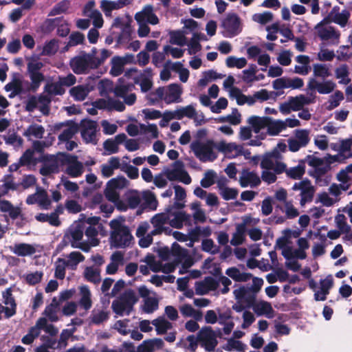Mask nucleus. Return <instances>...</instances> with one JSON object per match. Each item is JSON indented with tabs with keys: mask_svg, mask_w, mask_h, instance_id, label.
<instances>
[{
	"mask_svg": "<svg viewBox=\"0 0 352 352\" xmlns=\"http://www.w3.org/2000/svg\"><path fill=\"white\" fill-rule=\"evenodd\" d=\"M110 226L112 229L109 238L111 245L115 248L129 247L133 239L129 228L116 219L110 222Z\"/></svg>",
	"mask_w": 352,
	"mask_h": 352,
	"instance_id": "nucleus-1",
	"label": "nucleus"
},
{
	"mask_svg": "<svg viewBox=\"0 0 352 352\" xmlns=\"http://www.w3.org/2000/svg\"><path fill=\"white\" fill-rule=\"evenodd\" d=\"M138 300V298L135 292L129 289L112 302L111 308L113 311L118 316H122L124 314L129 316Z\"/></svg>",
	"mask_w": 352,
	"mask_h": 352,
	"instance_id": "nucleus-2",
	"label": "nucleus"
},
{
	"mask_svg": "<svg viewBox=\"0 0 352 352\" xmlns=\"http://www.w3.org/2000/svg\"><path fill=\"white\" fill-rule=\"evenodd\" d=\"M215 146L212 140H208L206 142L195 140L190 144V148L195 155L202 162H213L217 159V155L214 151Z\"/></svg>",
	"mask_w": 352,
	"mask_h": 352,
	"instance_id": "nucleus-3",
	"label": "nucleus"
},
{
	"mask_svg": "<svg viewBox=\"0 0 352 352\" xmlns=\"http://www.w3.org/2000/svg\"><path fill=\"white\" fill-rule=\"evenodd\" d=\"M58 161L61 165H67L65 172L71 177H78L83 173L82 163L78 160L76 155L61 153L58 158Z\"/></svg>",
	"mask_w": 352,
	"mask_h": 352,
	"instance_id": "nucleus-4",
	"label": "nucleus"
},
{
	"mask_svg": "<svg viewBox=\"0 0 352 352\" xmlns=\"http://www.w3.org/2000/svg\"><path fill=\"white\" fill-rule=\"evenodd\" d=\"M217 336L211 327H202L198 333V340L201 342V346L208 352L214 350L218 344Z\"/></svg>",
	"mask_w": 352,
	"mask_h": 352,
	"instance_id": "nucleus-5",
	"label": "nucleus"
},
{
	"mask_svg": "<svg viewBox=\"0 0 352 352\" xmlns=\"http://www.w3.org/2000/svg\"><path fill=\"white\" fill-rule=\"evenodd\" d=\"M93 63L82 53L71 58L69 66L74 74L79 75L88 74L90 70L97 69Z\"/></svg>",
	"mask_w": 352,
	"mask_h": 352,
	"instance_id": "nucleus-6",
	"label": "nucleus"
},
{
	"mask_svg": "<svg viewBox=\"0 0 352 352\" xmlns=\"http://www.w3.org/2000/svg\"><path fill=\"white\" fill-rule=\"evenodd\" d=\"M97 123L91 120H83L80 122V133L82 138L86 143L96 144Z\"/></svg>",
	"mask_w": 352,
	"mask_h": 352,
	"instance_id": "nucleus-7",
	"label": "nucleus"
},
{
	"mask_svg": "<svg viewBox=\"0 0 352 352\" xmlns=\"http://www.w3.org/2000/svg\"><path fill=\"white\" fill-rule=\"evenodd\" d=\"M128 180L123 176L110 179L107 184L105 195L110 201H114L118 195L116 190L122 189L126 186Z\"/></svg>",
	"mask_w": 352,
	"mask_h": 352,
	"instance_id": "nucleus-8",
	"label": "nucleus"
},
{
	"mask_svg": "<svg viewBox=\"0 0 352 352\" xmlns=\"http://www.w3.org/2000/svg\"><path fill=\"white\" fill-rule=\"evenodd\" d=\"M241 21L239 16L235 13L228 14L226 18L223 21L222 26L226 30L228 37H233L237 35L240 30Z\"/></svg>",
	"mask_w": 352,
	"mask_h": 352,
	"instance_id": "nucleus-9",
	"label": "nucleus"
},
{
	"mask_svg": "<svg viewBox=\"0 0 352 352\" xmlns=\"http://www.w3.org/2000/svg\"><path fill=\"white\" fill-rule=\"evenodd\" d=\"M233 293L236 300L245 302L248 308L252 307L256 301V294L250 287L243 286L234 290Z\"/></svg>",
	"mask_w": 352,
	"mask_h": 352,
	"instance_id": "nucleus-10",
	"label": "nucleus"
},
{
	"mask_svg": "<svg viewBox=\"0 0 352 352\" xmlns=\"http://www.w3.org/2000/svg\"><path fill=\"white\" fill-rule=\"evenodd\" d=\"M184 117L193 119L196 126L201 125L202 120H199L197 113L195 108L192 104H189L184 107H181L174 111L173 118L177 120H182Z\"/></svg>",
	"mask_w": 352,
	"mask_h": 352,
	"instance_id": "nucleus-11",
	"label": "nucleus"
},
{
	"mask_svg": "<svg viewBox=\"0 0 352 352\" xmlns=\"http://www.w3.org/2000/svg\"><path fill=\"white\" fill-rule=\"evenodd\" d=\"M239 183L241 187L245 188L250 186L252 188L258 186L261 183L259 176L254 171H249L248 169H243L242 175L240 177Z\"/></svg>",
	"mask_w": 352,
	"mask_h": 352,
	"instance_id": "nucleus-12",
	"label": "nucleus"
},
{
	"mask_svg": "<svg viewBox=\"0 0 352 352\" xmlns=\"http://www.w3.org/2000/svg\"><path fill=\"white\" fill-rule=\"evenodd\" d=\"M151 223L154 227L151 234H162L165 225L169 223V215L164 212L156 214L151 218Z\"/></svg>",
	"mask_w": 352,
	"mask_h": 352,
	"instance_id": "nucleus-13",
	"label": "nucleus"
},
{
	"mask_svg": "<svg viewBox=\"0 0 352 352\" xmlns=\"http://www.w3.org/2000/svg\"><path fill=\"white\" fill-rule=\"evenodd\" d=\"M9 250L19 256H31L36 252L35 248L29 243H15L9 246Z\"/></svg>",
	"mask_w": 352,
	"mask_h": 352,
	"instance_id": "nucleus-14",
	"label": "nucleus"
},
{
	"mask_svg": "<svg viewBox=\"0 0 352 352\" xmlns=\"http://www.w3.org/2000/svg\"><path fill=\"white\" fill-rule=\"evenodd\" d=\"M252 307L257 316L265 315L269 318L273 317L274 309L269 302L263 300L258 302H255Z\"/></svg>",
	"mask_w": 352,
	"mask_h": 352,
	"instance_id": "nucleus-15",
	"label": "nucleus"
},
{
	"mask_svg": "<svg viewBox=\"0 0 352 352\" xmlns=\"http://www.w3.org/2000/svg\"><path fill=\"white\" fill-rule=\"evenodd\" d=\"M270 120V117L252 116L248 119V123L252 126L254 131L258 133L261 129L267 128Z\"/></svg>",
	"mask_w": 352,
	"mask_h": 352,
	"instance_id": "nucleus-16",
	"label": "nucleus"
},
{
	"mask_svg": "<svg viewBox=\"0 0 352 352\" xmlns=\"http://www.w3.org/2000/svg\"><path fill=\"white\" fill-rule=\"evenodd\" d=\"M0 210L2 212H8L12 219H16L21 214V210L19 207H14L12 204L6 199L0 200Z\"/></svg>",
	"mask_w": 352,
	"mask_h": 352,
	"instance_id": "nucleus-17",
	"label": "nucleus"
},
{
	"mask_svg": "<svg viewBox=\"0 0 352 352\" xmlns=\"http://www.w3.org/2000/svg\"><path fill=\"white\" fill-rule=\"evenodd\" d=\"M288 98L291 102L292 111H300L302 109L305 105L309 104L312 102L310 98L303 94H300L295 97L290 96Z\"/></svg>",
	"mask_w": 352,
	"mask_h": 352,
	"instance_id": "nucleus-18",
	"label": "nucleus"
},
{
	"mask_svg": "<svg viewBox=\"0 0 352 352\" xmlns=\"http://www.w3.org/2000/svg\"><path fill=\"white\" fill-rule=\"evenodd\" d=\"M5 90L6 91H12V93L9 95L10 98H13L22 94L23 89L21 79L18 77H14L12 81L5 86Z\"/></svg>",
	"mask_w": 352,
	"mask_h": 352,
	"instance_id": "nucleus-19",
	"label": "nucleus"
},
{
	"mask_svg": "<svg viewBox=\"0 0 352 352\" xmlns=\"http://www.w3.org/2000/svg\"><path fill=\"white\" fill-rule=\"evenodd\" d=\"M182 89L179 85L173 83L168 86V94L165 97L164 100L166 103L170 104L171 102H179L182 94Z\"/></svg>",
	"mask_w": 352,
	"mask_h": 352,
	"instance_id": "nucleus-20",
	"label": "nucleus"
},
{
	"mask_svg": "<svg viewBox=\"0 0 352 352\" xmlns=\"http://www.w3.org/2000/svg\"><path fill=\"white\" fill-rule=\"evenodd\" d=\"M151 323L155 327L157 335H163L166 333L168 330L173 328L172 323L166 320L164 317H158L153 320Z\"/></svg>",
	"mask_w": 352,
	"mask_h": 352,
	"instance_id": "nucleus-21",
	"label": "nucleus"
},
{
	"mask_svg": "<svg viewBox=\"0 0 352 352\" xmlns=\"http://www.w3.org/2000/svg\"><path fill=\"white\" fill-rule=\"evenodd\" d=\"M142 198L144 202L141 205L143 209L149 208L150 210H155L157 207V200L153 192L150 190H146L143 192Z\"/></svg>",
	"mask_w": 352,
	"mask_h": 352,
	"instance_id": "nucleus-22",
	"label": "nucleus"
},
{
	"mask_svg": "<svg viewBox=\"0 0 352 352\" xmlns=\"http://www.w3.org/2000/svg\"><path fill=\"white\" fill-rule=\"evenodd\" d=\"M70 239V245L72 247V244L76 245L83 237V230L80 225L78 224L74 228H70L65 234Z\"/></svg>",
	"mask_w": 352,
	"mask_h": 352,
	"instance_id": "nucleus-23",
	"label": "nucleus"
},
{
	"mask_svg": "<svg viewBox=\"0 0 352 352\" xmlns=\"http://www.w3.org/2000/svg\"><path fill=\"white\" fill-rule=\"evenodd\" d=\"M305 173V160H300L296 166L286 170L287 176L293 179H300Z\"/></svg>",
	"mask_w": 352,
	"mask_h": 352,
	"instance_id": "nucleus-24",
	"label": "nucleus"
},
{
	"mask_svg": "<svg viewBox=\"0 0 352 352\" xmlns=\"http://www.w3.org/2000/svg\"><path fill=\"white\" fill-rule=\"evenodd\" d=\"M84 277L87 281L97 285L101 281L100 270L93 267H87L84 272Z\"/></svg>",
	"mask_w": 352,
	"mask_h": 352,
	"instance_id": "nucleus-25",
	"label": "nucleus"
},
{
	"mask_svg": "<svg viewBox=\"0 0 352 352\" xmlns=\"http://www.w3.org/2000/svg\"><path fill=\"white\" fill-rule=\"evenodd\" d=\"M190 217L184 212H178L175 213V217L169 221V225L175 228L181 229L183 228L184 223L190 221Z\"/></svg>",
	"mask_w": 352,
	"mask_h": 352,
	"instance_id": "nucleus-26",
	"label": "nucleus"
},
{
	"mask_svg": "<svg viewBox=\"0 0 352 352\" xmlns=\"http://www.w3.org/2000/svg\"><path fill=\"white\" fill-rule=\"evenodd\" d=\"M89 91V89L86 86L77 85L70 89L69 94L75 100L82 101L88 96Z\"/></svg>",
	"mask_w": 352,
	"mask_h": 352,
	"instance_id": "nucleus-27",
	"label": "nucleus"
},
{
	"mask_svg": "<svg viewBox=\"0 0 352 352\" xmlns=\"http://www.w3.org/2000/svg\"><path fill=\"white\" fill-rule=\"evenodd\" d=\"M81 298L79 300V305L85 310H89L92 306L91 299V292L88 287L82 286L80 287Z\"/></svg>",
	"mask_w": 352,
	"mask_h": 352,
	"instance_id": "nucleus-28",
	"label": "nucleus"
},
{
	"mask_svg": "<svg viewBox=\"0 0 352 352\" xmlns=\"http://www.w3.org/2000/svg\"><path fill=\"white\" fill-rule=\"evenodd\" d=\"M37 204L41 208L48 210L51 206V200L50 199L47 192L45 190L37 188L36 192Z\"/></svg>",
	"mask_w": 352,
	"mask_h": 352,
	"instance_id": "nucleus-29",
	"label": "nucleus"
},
{
	"mask_svg": "<svg viewBox=\"0 0 352 352\" xmlns=\"http://www.w3.org/2000/svg\"><path fill=\"white\" fill-rule=\"evenodd\" d=\"M69 127L63 131L58 135V140L61 142H67L73 138L74 134L78 132V125L73 121H70Z\"/></svg>",
	"mask_w": 352,
	"mask_h": 352,
	"instance_id": "nucleus-30",
	"label": "nucleus"
},
{
	"mask_svg": "<svg viewBox=\"0 0 352 352\" xmlns=\"http://www.w3.org/2000/svg\"><path fill=\"white\" fill-rule=\"evenodd\" d=\"M45 133V129L41 125L33 124L30 125L28 129L23 132V135L25 137L30 138L33 136L36 138H42Z\"/></svg>",
	"mask_w": 352,
	"mask_h": 352,
	"instance_id": "nucleus-31",
	"label": "nucleus"
},
{
	"mask_svg": "<svg viewBox=\"0 0 352 352\" xmlns=\"http://www.w3.org/2000/svg\"><path fill=\"white\" fill-rule=\"evenodd\" d=\"M111 68L110 73L113 76H118L122 74L124 71V62L122 57L119 56H113L111 60Z\"/></svg>",
	"mask_w": 352,
	"mask_h": 352,
	"instance_id": "nucleus-32",
	"label": "nucleus"
},
{
	"mask_svg": "<svg viewBox=\"0 0 352 352\" xmlns=\"http://www.w3.org/2000/svg\"><path fill=\"white\" fill-rule=\"evenodd\" d=\"M286 128L285 123L282 120L274 121L270 118L269 124L267 126V133L270 135H277Z\"/></svg>",
	"mask_w": 352,
	"mask_h": 352,
	"instance_id": "nucleus-33",
	"label": "nucleus"
},
{
	"mask_svg": "<svg viewBox=\"0 0 352 352\" xmlns=\"http://www.w3.org/2000/svg\"><path fill=\"white\" fill-rule=\"evenodd\" d=\"M174 189L175 199V201L174 202V207L177 209H182L184 207V204L179 202V201H183L186 198V190L183 187L179 185L175 186Z\"/></svg>",
	"mask_w": 352,
	"mask_h": 352,
	"instance_id": "nucleus-34",
	"label": "nucleus"
},
{
	"mask_svg": "<svg viewBox=\"0 0 352 352\" xmlns=\"http://www.w3.org/2000/svg\"><path fill=\"white\" fill-rule=\"evenodd\" d=\"M45 91L50 95L62 96L65 94V89L58 80L56 82L47 84L45 86Z\"/></svg>",
	"mask_w": 352,
	"mask_h": 352,
	"instance_id": "nucleus-35",
	"label": "nucleus"
},
{
	"mask_svg": "<svg viewBox=\"0 0 352 352\" xmlns=\"http://www.w3.org/2000/svg\"><path fill=\"white\" fill-rule=\"evenodd\" d=\"M351 14L349 10H343L341 12H337L332 16V21L341 27H345L350 18Z\"/></svg>",
	"mask_w": 352,
	"mask_h": 352,
	"instance_id": "nucleus-36",
	"label": "nucleus"
},
{
	"mask_svg": "<svg viewBox=\"0 0 352 352\" xmlns=\"http://www.w3.org/2000/svg\"><path fill=\"white\" fill-rule=\"evenodd\" d=\"M31 80L30 89L37 91L41 84L45 80V76L41 72H28Z\"/></svg>",
	"mask_w": 352,
	"mask_h": 352,
	"instance_id": "nucleus-37",
	"label": "nucleus"
},
{
	"mask_svg": "<svg viewBox=\"0 0 352 352\" xmlns=\"http://www.w3.org/2000/svg\"><path fill=\"white\" fill-rule=\"evenodd\" d=\"M67 265V261L64 258H58L55 263L54 276L60 280L65 277V268Z\"/></svg>",
	"mask_w": 352,
	"mask_h": 352,
	"instance_id": "nucleus-38",
	"label": "nucleus"
},
{
	"mask_svg": "<svg viewBox=\"0 0 352 352\" xmlns=\"http://www.w3.org/2000/svg\"><path fill=\"white\" fill-rule=\"evenodd\" d=\"M226 66L229 68L236 67L242 69L247 65V60L245 58H236L235 56H228L226 60Z\"/></svg>",
	"mask_w": 352,
	"mask_h": 352,
	"instance_id": "nucleus-39",
	"label": "nucleus"
},
{
	"mask_svg": "<svg viewBox=\"0 0 352 352\" xmlns=\"http://www.w3.org/2000/svg\"><path fill=\"white\" fill-rule=\"evenodd\" d=\"M219 189L221 190L220 195L223 197V199L226 201H228L230 199H234L236 198L239 191L236 188H232L229 187H221V183H218Z\"/></svg>",
	"mask_w": 352,
	"mask_h": 352,
	"instance_id": "nucleus-40",
	"label": "nucleus"
},
{
	"mask_svg": "<svg viewBox=\"0 0 352 352\" xmlns=\"http://www.w3.org/2000/svg\"><path fill=\"white\" fill-rule=\"evenodd\" d=\"M58 49V41L54 38L45 43L41 54L44 56L54 55L57 52Z\"/></svg>",
	"mask_w": 352,
	"mask_h": 352,
	"instance_id": "nucleus-41",
	"label": "nucleus"
},
{
	"mask_svg": "<svg viewBox=\"0 0 352 352\" xmlns=\"http://www.w3.org/2000/svg\"><path fill=\"white\" fill-rule=\"evenodd\" d=\"M109 312L101 310L98 311H93L92 314L90 317L91 322L94 324H100L103 322L109 319Z\"/></svg>",
	"mask_w": 352,
	"mask_h": 352,
	"instance_id": "nucleus-42",
	"label": "nucleus"
},
{
	"mask_svg": "<svg viewBox=\"0 0 352 352\" xmlns=\"http://www.w3.org/2000/svg\"><path fill=\"white\" fill-rule=\"evenodd\" d=\"M158 300L155 298H147L144 300L142 310L144 313L151 314L158 309Z\"/></svg>",
	"mask_w": 352,
	"mask_h": 352,
	"instance_id": "nucleus-43",
	"label": "nucleus"
},
{
	"mask_svg": "<svg viewBox=\"0 0 352 352\" xmlns=\"http://www.w3.org/2000/svg\"><path fill=\"white\" fill-rule=\"evenodd\" d=\"M153 12V7L151 5L145 6L142 10L135 14V19L138 23L146 22V19Z\"/></svg>",
	"mask_w": 352,
	"mask_h": 352,
	"instance_id": "nucleus-44",
	"label": "nucleus"
},
{
	"mask_svg": "<svg viewBox=\"0 0 352 352\" xmlns=\"http://www.w3.org/2000/svg\"><path fill=\"white\" fill-rule=\"evenodd\" d=\"M69 1L68 0H63L56 3L49 13V16H55L65 13L69 7Z\"/></svg>",
	"mask_w": 352,
	"mask_h": 352,
	"instance_id": "nucleus-45",
	"label": "nucleus"
},
{
	"mask_svg": "<svg viewBox=\"0 0 352 352\" xmlns=\"http://www.w3.org/2000/svg\"><path fill=\"white\" fill-rule=\"evenodd\" d=\"M319 36L322 40H329L332 38H338L340 36V32L333 27H329L328 28H323L319 32Z\"/></svg>",
	"mask_w": 352,
	"mask_h": 352,
	"instance_id": "nucleus-46",
	"label": "nucleus"
},
{
	"mask_svg": "<svg viewBox=\"0 0 352 352\" xmlns=\"http://www.w3.org/2000/svg\"><path fill=\"white\" fill-rule=\"evenodd\" d=\"M314 192L315 189L311 184L302 192H300V205L304 206L306 203L311 202L313 199Z\"/></svg>",
	"mask_w": 352,
	"mask_h": 352,
	"instance_id": "nucleus-47",
	"label": "nucleus"
},
{
	"mask_svg": "<svg viewBox=\"0 0 352 352\" xmlns=\"http://www.w3.org/2000/svg\"><path fill=\"white\" fill-rule=\"evenodd\" d=\"M216 177L217 174L213 170H208L200 182L201 186L205 188L210 187L215 183Z\"/></svg>",
	"mask_w": 352,
	"mask_h": 352,
	"instance_id": "nucleus-48",
	"label": "nucleus"
},
{
	"mask_svg": "<svg viewBox=\"0 0 352 352\" xmlns=\"http://www.w3.org/2000/svg\"><path fill=\"white\" fill-rule=\"evenodd\" d=\"M245 348L246 345L241 341L236 340L234 338H230L228 340L227 344L224 347V349L229 351L235 349L239 352H245Z\"/></svg>",
	"mask_w": 352,
	"mask_h": 352,
	"instance_id": "nucleus-49",
	"label": "nucleus"
},
{
	"mask_svg": "<svg viewBox=\"0 0 352 352\" xmlns=\"http://www.w3.org/2000/svg\"><path fill=\"white\" fill-rule=\"evenodd\" d=\"M12 292V290L11 287L7 288L6 291L3 292V302L5 305L10 306L9 309H13L16 312V303Z\"/></svg>",
	"mask_w": 352,
	"mask_h": 352,
	"instance_id": "nucleus-50",
	"label": "nucleus"
},
{
	"mask_svg": "<svg viewBox=\"0 0 352 352\" xmlns=\"http://www.w3.org/2000/svg\"><path fill=\"white\" fill-rule=\"evenodd\" d=\"M186 38L182 32L179 30L170 32V42L172 44L182 46L186 43Z\"/></svg>",
	"mask_w": 352,
	"mask_h": 352,
	"instance_id": "nucleus-51",
	"label": "nucleus"
},
{
	"mask_svg": "<svg viewBox=\"0 0 352 352\" xmlns=\"http://www.w3.org/2000/svg\"><path fill=\"white\" fill-rule=\"evenodd\" d=\"M344 99V95L342 91L337 90L330 96L329 100L328 110H332L340 105V102Z\"/></svg>",
	"mask_w": 352,
	"mask_h": 352,
	"instance_id": "nucleus-52",
	"label": "nucleus"
},
{
	"mask_svg": "<svg viewBox=\"0 0 352 352\" xmlns=\"http://www.w3.org/2000/svg\"><path fill=\"white\" fill-rule=\"evenodd\" d=\"M131 25L129 23H126V25L122 28L121 32L118 34L116 38V45H119L125 42V41L129 40L131 37Z\"/></svg>",
	"mask_w": 352,
	"mask_h": 352,
	"instance_id": "nucleus-53",
	"label": "nucleus"
},
{
	"mask_svg": "<svg viewBox=\"0 0 352 352\" xmlns=\"http://www.w3.org/2000/svg\"><path fill=\"white\" fill-rule=\"evenodd\" d=\"M100 8L106 16L110 15L113 10L119 9V6L116 1L109 0H102Z\"/></svg>",
	"mask_w": 352,
	"mask_h": 352,
	"instance_id": "nucleus-54",
	"label": "nucleus"
},
{
	"mask_svg": "<svg viewBox=\"0 0 352 352\" xmlns=\"http://www.w3.org/2000/svg\"><path fill=\"white\" fill-rule=\"evenodd\" d=\"M314 75L316 77L325 78L331 75L329 68L322 64L314 65Z\"/></svg>",
	"mask_w": 352,
	"mask_h": 352,
	"instance_id": "nucleus-55",
	"label": "nucleus"
},
{
	"mask_svg": "<svg viewBox=\"0 0 352 352\" xmlns=\"http://www.w3.org/2000/svg\"><path fill=\"white\" fill-rule=\"evenodd\" d=\"M60 185H63L67 191L71 192H76L79 189V186L77 183L69 181L63 175L61 177L60 182L57 185V187H59Z\"/></svg>",
	"mask_w": 352,
	"mask_h": 352,
	"instance_id": "nucleus-56",
	"label": "nucleus"
},
{
	"mask_svg": "<svg viewBox=\"0 0 352 352\" xmlns=\"http://www.w3.org/2000/svg\"><path fill=\"white\" fill-rule=\"evenodd\" d=\"M337 227L339 228L340 233L350 232L351 226L347 223L346 217L344 214H338L336 218Z\"/></svg>",
	"mask_w": 352,
	"mask_h": 352,
	"instance_id": "nucleus-57",
	"label": "nucleus"
},
{
	"mask_svg": "<svg viewBox=\"0 0 352 352\" xmlns=\"http://www.w3.org/2000/svg\"><path fill=\"white\" fill-rule=\"evenodd\" d=\"M43 275V272L36 271L34 273L26 274L25 280L28 285H35L41 281Z\"/></svg>",
	"mask_w": 352,
	"mask_h": 352,
	"instance_id": "nucleus-58",
	"label": "nucleus"
},
{
	"mask_svg": "<svg viewBox=\"0 0 352 352\" xmlns=\"http://www.w3.org/2000/svg\"><path fill=\"white\" fill-rule=\"evenodd\" d=\"M41 175L43 176H49L52 173H58V164L57 162H54L48 165H43L39 170Z\"/></svg>",
	"mask_w": 352,
	"mask_h": 352,
	"instance_id": "nucleus-59",
	"label": "nucleus"
},
{
	"mask_svg": "<svg viewBox=\"0 0 352 352\" xmlns=\"http://www.w3.org/2000/svg\"><path fill=\"white\" fill-rule=\"evenodd\" d=\"M320 283L321 294H324L327 296V295L329 294L330 289L333 287V278L329 275L326 278L320 280Z\"/></svg>",
	"mask_w": 352,
	"mask_h": 352,
	"instance_id": "nucleus-60",
	"label": "nucleus"
},
{
	"mask_svg": "<svg viewBox=\"0 0 352 352\" xmlns=\"http://www.w3.org/2000/svg\"><path fill=\"white\" fill-rule=\"evenodd\" d=\"M285 87L292 88L293 89H300L304 85V81L299 77H295L294 78H285Z\"/></svg>",
	"mask_w": 352,
	"mask_h": 352,
	"instance_id": "nucleus-61",
	"label": "nucleus"
},
{
	"mask_svg": "<svg viewBox=\"0 0 352 352\" xmlns=\"http://www.w3.org/2000/svg\"><path fill=\"white\" fill-rule=\"evenodd\" d=\"M317 91L320 94H328L332 92L335 88V83L328 80L324 82H320Z\"/></svg>",
	"mask_w": 352,
	"mask_h": 352,
	"instance_id": "nucleus-62",
	"label": "nucleus"
},
{
	"mask_svg": "<svg viewBox=\"0 0 352 352\" xmlns=\"http://www.w3.org/2000/svg\"><path fill=\"white\" fill-rule=\"evenodd\" d=\"M85 41V36L83 34L76 32L69 36V40L68 41V45L76 46L82 44Z\"/></svg>",
	"mask_w": 352,
	"mask_h": 352,
	"instance_id": "nucleus-63",
	"label": "nucleus"
},
{
	"mask_svg": "<svg viewBox=\"0 0 352 352\" xmlns=\"http://www.w3.org/2000/svg\"><path fill=\"white\" fill-rule=\"evenodd\" d=\"M272 199L271 197H267L263 200L261 204L262 214L265 216H267L272 213Z\"/></svg>",
	"mask_w": 352,
	"mask_h": 352,
	"instance_id": "nucleus-64",
	"label": "nucleus"
}]
</instances>
